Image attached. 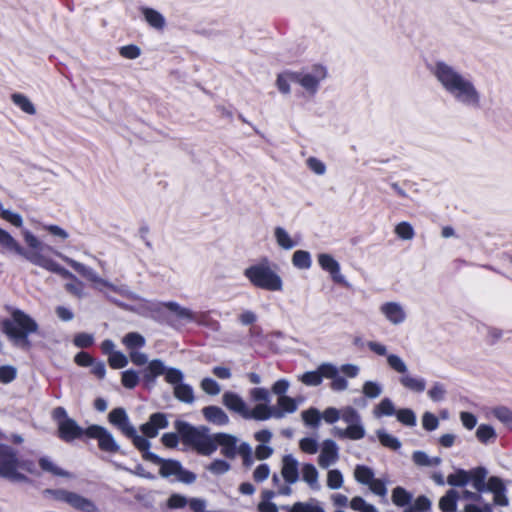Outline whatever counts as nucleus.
Here are the masks:
<instances>
[{
    "mask_svg": "<svg viewBox=\"0 0 512 512\" xmlns=\"http://www.w3.org/2000/svg\"><path fill=\"white\" fill-rule=\"evenodd\" d=\"M21 235L25 244L30 245L38 250L35 257L31 259V264L43 268L49 272L56 273L65 279L75 280L74 275L70 271L62 267L52 258V255H55L66 262L69 266H71L81 276L92 282L94 288L105 293L107 296L110 297L112 293H117L129 299L138 300L139 302L137 304L136 310L140 314H147L148 310L151 309V303L138 298V296L131 292L127 286H117L104 280L92 268L62 254L59 250L56 249V247L44 243L30 230L22 229Z\"/></svg>",
    "mask_w": 512,
    "mask_h": 512,
    "instance_id": "nucleus-1",
    "label": "nucleus"
},
{
    "mask_svg": "<svg viewBox=\"0 0 512 512\" xmlns=\"http://www.w3.org/2000/svg\"><path fill=\"white\" fill-rule=\"evenodd\" d=\"M430 72L442 90L455 103L470 110H478L482 107L483 94L470 75L462 73L443 60L434 62Z\"/></svg>",
    "mask_w": 512,
    "mask_h": 512,
    "instance_id": "nucleus-2",
    "label": "nucleus"
},
{
    "mask_svg": "<svg viewBox=\"0 0 512 512\" xmlns=\"http://www.w3.org/2000/svg\"><path fill=\"white\" fill-rule=\"evenodd\" d=\"M244 276L256 288L270 291L281 292L284 287L282 277L273 269L268 259L247 267Z\"/></svg>",
    "mask_w": 512,
    "mask_h": 512,
    "instance_id": "nucleus-3",
    "label": "nucleus"
},
{
    "mask_svg": "<svg viewBox=\"0 0 512 512\" xmlns=\"http://www.w3.org/2000/svg\"><path fill=\"white\" fill-rule=\"evenodd\" d=\"M323 378L331 379L330 388L336 392L345 391L349 386L348 381L338 375V367L328 362L319 365L317 370L308 371L298 377L307 386H318L322 383Z\"/></svg>",
    "mask_w": 512,
    "mask_h": 512,
    "instance_id": "nucleus-4",
    "label": "nucleus"
},
{
    "mask_svg": "<svg viewBox=\"0 0 512 512\" xmlns=\"http://www.w3.org/2000/svg\"><path fill=\"white\" fill-rule=\"evenodd\" d=\"M175 428L183 440L192 445L200 454L211 455L216 451L217 442L215 434L206 435L199 429L182 421H177Z\"/></svg>",
    "mask_w": 512,
    "mask_h": 512,
    "instance_id": "nucleus-5",
    "label": "nucleus"
},
{
    "mask_svg": "<svg viewBox=\"0 0 512 512\" xmlns=\"http://www.w3.org/2000/svg\"><path fill=\"white\" fill-rule=\"evenodd\" d=\"M175 428L183 440L192 445L200 454L211 455L216 451L217 442L215 434L206 435L199 429L182 421H177Z\"/></svg>",
    "mask_w": 512,
    "mask_h": 512,
    "instance_id": "nucleus-6",
    "label": "nucleus"
},
{
    "mask_svg": "<svg viewBox=\"0 0 512 512\" xmlns=\"http://www.w3.org/2000/svg\"><path fill=\"white\" fill-rule=\"evenodd\" d=\"M175 428L183 440L192 445L200 454L211 455L216 451L217 442L215 434L206 435L199 429L182 421H177Z\"/></svg>",
    "mask_w": 512,
    "mask_h": 512,
    "instance_id": "nucleus-7",
    "label": "nucleus"
},
{
    "mask_svg": "<svg viewBox=\"0 0 512 512\" xmlns=\"http://www.w3.org/2000/svg\"><path fill=\"white\" fill-rule=\"evenodd\" d=\"M175 428L183 440L192 445L200 454L211 455L216 451L217 442L215 434L206 435L199 429L182 421H177Z\"/></svg>",
    "mask_w": 512,
    "mask_h": 512,
    "instance_id": "nucleus-8",
    "label": "nucleus"
},
{
    "mask_svg": "<svg viewBox=\"0 0 512 512\" xmlns=\"http://www.w3.org/2000/svg\"><path fill=\"white\" fill-rule=\"evenodd\" d=\"M22 470L31 472L27 462L18 459L16 452L6 445L0 448V476L15 482H23L27 478Z\"/></svg>",
    "mask_w": 512,
    "mask_h": 512,
    "instance_id": "nucleus-9",
    "label": "nucleus"
},
{
    "mask_svg": "<svg viewBox=\"0 0 512 512\" xmlns=\"http://www.w3.org/2000/svg\"><path fill=\"white\" fill-rule=\"evenodd\" d=\"M388 367L395 373L399 374L398 381L403 388L414 393H422L425 391V379L411 374L407 363L401 356H388Z\"/></svg>",
    "mask_w": 512,
    "mask_h": 512,
    "instance_id": "nucleus-10",
    "label": "nucleus"
},
{
    "mask_svg": "<svg viewBox=\"0 0 512 512\" xmlns=\"http://www.w3.org/2000/svg\"><path fill=\"white\" fill-rule=\"evenodd\" d=\"M3 329L10 339L18 341L24 339L30 333L36 332L38 325L34 319L23 311L14 310L12 319L3 322Z\"/></svg>",
    "mask_w": 512,
    "mask_h": 512,
    "instance_id": "nucleus-11",
    "label": "nucleus"
},
{
    "mask_svg": "<svg viewBox=\"0 0 512 512\" xmlns=\"http://www.w3.org/2000/svg\"><path fill=\"white\" fill-rule=\"evenodd\" d=\"M340 419L346 424V428H334V434L339 438H348L350 440H360L364 438L366 431L362 424L359 412L352 406H345L340 409Z\"/></svg>",
    "mask_w": 512,
    "mask_h": 512,
    "instance_id": "nucleus-12",
    "label": "nucleus"
},
{
    "mask_svg": "<svg viewBox=\"0 0 512 512\" xmlns=\"http://www.w3.org/2000/svg\"><path fill=\"white\" fill-rule=\"evenodd\" d=\"M327 77V69L322 65H313L295 72V83L299 84L309 95H315L322 81Z\"/></svg>",
    "mask_w": 512,
    "mask_h": 512,
    "instance_id": "nucleus-13",
    "label": "nucleus"
},
{
    "mask_svg": "<svg viewBox=\"0 0 512 512\" xmlns=\"http://www.w3.org/2000/svg\"><path fill=\"white\" fill-rule=\"evenodd\" d=\"M145 459L152 461L160 466V475L162 477L174 476L178 481L183 483H193L196 479L194 473L184 470L179 462L174 460H163L153 453H146Z\"/></svg>",
    "mask_w": 512,
    "mask_h": 512,
    "instance_id": "nucleus-14",
    "label": "nucleus"
},
{
    "mask_svg": "<svg viewBox=\"0 0 512 512\" xmlns=\"http://www.w3.org/2000/svg\"><path fill=\"white\" fill-rule=\"evenodd\" d=\"M378 311L381 317L392 326H401L408 319L407 308L400 301H383L379 304Z\"/></svg>",
    "mask_w": 512,
    "mask_h": 512,
    "instance_id": "nucleus-15",
    "label": "nucleus"
},
{
    "mask_svg": "<svg viewBox=\"0 0 512 512\" xmlns=\"http://www.w3.org/2000/svg\"><path fill=\"white\" fill-rule=\"evenodd\" d=\"M354 478L357 482L367 485L372 493L385 497L387 488L381 479L374 477V472L367 466L357 465L354 469Z\"/></svg>",
    "mask_w": 512,
    "mask_h": 512,
    "instance_id": "nucleus-16",
    "label": "nucleus"
},
{
    "mask_svg": "<svg viewBox=\"0 0 512 512\" xmlns=\"http://www.w3.org/2000/svg\"><path fill=\"white\" fill-rule=\"evenodd\" d=\"M85 435L98 441V446L102 451L108 453H117L120 446L114 436L106 428L99 425H91L85 430Z\"/></svg>",
    "mask_w": 512,
    "mask_h": 512,
    "instance_id": "nucleus-17",
    "label": "nucleus"
},
{
    "mask_svg": "<svg viewBox=\"0 0 512 512\" xmlns=\"http://www.w3.org/2000/svg\"><path fill=\"white\" fill-rule=\"evenodd\" d=\"M24 248L20 243L6 230L0 228V247L4 250L19 255L31 263V259L35 257L37 249L30 245Z\"/></svg>",
    "mask_w": 512,
    "mask_h": 512,
    "instance_id": "nucleus-18",
    "label": "nucleus"
},
{
    "mask_svg": "<svg viewBox=\"0 0 512 512\" xmlns=\"http://www.w3.org/2000/svg\"><path fill=\"white\" fill-rule=\"evenodd\" d=\"M56 498L81 512H98V508L92 500L75 492L58 490Z\"/></svg>",
    "mask_w": 512,
    "mask_h": 512,
    "instance_id": "nucleus-19",
    "label": "nucleus"
},
{
    "mask_svg": "<svg viewBox=\"0 0 512 512\" xmlns=\"http://www.w3.org/2000/svg\"><path fill=\"white\" fill-rule=\"evenodd\" d=\"M217 447H221V454L226 458L234 459L240 453L241 443L234 435L227 433H216Z\"/></svg>",
    "mask_w": 512,
    "mask_h": 512,
    "instance_id": "nucleus-20",
    "label": "nucleus"
},
{
    "mask_svg": "<svg viewBox=\"0 0 512 512\" xmlns=\"http://www.w3.org/2000/svg\"><path fill=\"white\" fill-rule=\"evenodd\" d=\"M317 262L322 270L330 274L335 283H344L345 277L341 273L339 262L329 253H320L317 255Z\"/></svg>",
    "mask_w": 512,
    "mask_h": 512,
    "instance_id": "nucleus-21",
    "label": "nucleus"
},
{
    "mask_svg": "<svg viewBox=\"0 0 512 512\" xmlns=\"http://www.w3.org/2000/svg\"><path fill=\"white\" fill-rule=\"evenodd\" d=\"M339 458V449L333 440L323 441L320 454L318 456V465L321 468H328L335 464Z\"/></svg>",
    "mask_w": 512,
    "mask_h": 512,
    "instance_id": "nucleus-22",
    "label": "nucleus"
},
{
    "mask_svg": "<svg viewBox=\"0 0 512 512\" xmlns=\"http://www.w3.org/2000/svg\"><path fill=\"white\" fill-rule=\"evenodd\" d=\"M299 467V461L292 454L284 455L281 459V477L295 484L299 480Z\"/></svg>",
    "mask_w": 512,
    "mask_h": 512,
    "instance_id": "nucleus-23",
    "label": "nucleus"
},
{
    "mask_svg": "<svg viewBox=\"0 0 512 512\" xmlns=\"http://www.w3.org/2000/svg\"><path fill=\"white\" fill-rule=\"evenodd\" d=\"M59 436L66 442L72 441L85 434L83 430L73 419H62L58 426Z\"/></svg>",
    "mask_w": 512,
    "mask_h": 512,
    "instance_id": "nucleus-24",
    "label": "nucleus"
},
{
    "mask_svg": "<svg viewBox=\"0 0 512 512\" xmlns=\"http://www.w3.org/2000/svg\"><path fill=\"white\" fill-rule=\"evenodd\" d=\"M167 425L166 416L162 413H155L150 416L147 423L141 426V431L145 436L153 438L158 434L159 429H164Z\"/></svg>",
    "mask_w": 512,
    "mask_h": 512,
    "instance_id": "nucleus-25",
    "label": "nucleus"
},
{
    "mask_svg": "<svg viewBox=\"0 0 512 512\" xmlns=\"http://www.w3.org/2000/svg\"><path fill=\"white\" fill-rule=\"evenodd\" d=\"M109 421L111 424L117 426L123 434H134V427L129 422L128 416L122 408L113 409L109 413Z\"/></svg>",
    "mask_w": 512,
    "mask_h": 512,
    "instance_id": "nucleus-26",
    "label": "nucleus"
},
{
    "mask_svg": "<svg viewBox=\"0 0 512 512\" xmlns=\"http://www.w3.org/2000/svg\"><path fill=\"white\" fill-rule=\"evenodd\" d=\"M273 237L277 246L282 250H292L298 245V241L295 240L290 233L281 226H276L273 229Z\"/></svg>",
    "mask_w": 512,
    "mask_h": 512,
    "instance_id": "nucleus-27",
    "label": "nucleus"
},
{
    "mask_svg": "<svg viewBox=\"0 0 512 512\" xmlns=\"http://www.w3.org/2000/svg\"><path fill=\"white\" fill-rule=\"evenodd\" d=\"M223 404L231 411L238 413L243 418L247 413V405L245 401L236 393L233 392H225L223 394Z\"/></svg>",
    "mask_w": 512,
    "mask_h": 512,
    "instance_id": "nucleus-28",
    "label": "nucleus"
},
{
    "mask_svg": "<svg viewBox=\"0 0 512 512\" xmlns=\"http://www.w3.org/2000/svg\"><path fill=\"white\" fill-rule=\"evenodd\" d=\"M275 417L274 408L270 407L268 403H259L253 409L247 408L245 419H254L258 421L267 420Z\"/></svg>",
    "mask_w": 512,
    "mask_h": 512,
    "instance_id": "nucleus-29",
    "label": "nucleus"
},
{
    "mask_svg": "<svg viewBox=\"0 0 512 512\" xmlns=\"http://www.w3.org/2000/svg\"><path fill=\"white\" fill-rule=\"evenodd\" d=\"M202 412L206 420L215 425L223 426L229 423L227 414L220 407L208 406L203 408Z\"/></svg>",
    "mask_w": 512,
    "mask_h": 512,
    "instance_id": "nucleus-30",
    "label": "nucleus"
},
{
    "mask_svg": "<svg viewBox=\"0 0 512 512\" xmlns=\"http://www.w3.org/2000/svg\"><path fill=\"white\" fill-rule=\"evenodd\" d=\"M141 13L145 19V21L156 30H162L166 25L165 17L152 8L143 7L141 8Z\"/></svg>",
    "mask_w": 512,
    "mask_h": 512,
    "instance_id": "nucleus-31",
    "label": "nucleus"
},
{
    "mask_svg": "<svg viewBox=\"0 0 512 512\" xmlns=\"http://www.w3.org/2000/svg\"><path fill=\"white\" fill-rule=\"evenodd\" d=\"M302 480L313 490H318L319 473L313 464L305 463L301 466Z\"/></svg>",
    "mask_w": 512,
    "mask_h": 512,
    "instance_id": "nucleus-32",
    "label": "nucleus"
},
{
    "mask_svg": "<svg viewBox=\"0 0 512 512\" xmlns=\"http://www.w3.org/2000/svg\"><path fill=\"white\" fill-rule=\"evenodd\" d=\"M169 311L173 312L178 318L187 322H198L199 315L188 308L180 306L176 302H167L163 304Z\"/></svg>",
    "mask_w": 512,
    "mask_h": 512,
    "instance_id": "nucleus-33",
    "label": "nucleus"
},
{
    "mask_svg": "<svg viewBox=\"0 0 512 512\" xmlns=\"http://www.w3.org/2000/svg\"><path fill=\"white\" fill-rule=\"evenodd\" d=\"M291 262L299 270H309L312 267L311 254L306 250H296L292 255Z\"/></svg>",
    "mask_w": 512,
    "mask_h": 512,
    "instance_id": "nucleus-34",
    "label": "nucleus"
},
{
    "mask_svg": "<svg viewBox=\"0 0 512 512\" xmlns=\"http://www.w3.org/2000/svg\"><path fill=\"white\" fill-rule=\"evenodd\" d=\"M11 100L22 112L28 115H35L36 108L32 101L24 94L14 93L11 95Z\"/></svg>",
    "mask_w": 512,
    "mask_h": 512,
    "instance_id": "nucleus-35",
    "label": "nucleus"
},
{
    "mask_svg": "<svg viewBox=\"0 0 512 512\" xmlns=\"http://www.w3.org/2000/svg\"><path fill=\"white\" fill-rule=\"evenodd\" d=\"M469 474H470L469 482L470 481L472 482L473 488L478 492L483 491L485 489L486 483H487V482H485L486 476H487L486 469L483 467H477V468L470 470Z\"/></svg>",
    "mask_w": 512,
    "mask_h": 512,
    "instance_id": "nucleus-36",
    "label": "nucleus"
},
{
    "mask_svg": "<svg viewBox=\"0 0 512 512\" xmlns=\"http://www.w3.org/2000/svg\"><path fill=\"white\" fill-rule=\"evenodd\" d=\"M39 465L44 471H46L54 476H60V477H65V478L72 477L71 473H69L68 471L59 467L53 460H51L48 457L41 458L39 460Z\"/></svg>",
    "mask_w": 512,
    "mask_h": 512,
    "instance_id": "nucleus-37",
    "label": "nucleus"
},
{
    "mask_svg": "<svg viewBox=\"0 0 512 512\" xmlns=\"http://www.w3.org/2000/svg\"><path fill=\"white\" fill-rule=\"evenodd\" d=\"M278 410L274 409L275 417H282L285 413H293L297 410L296 401L288 396H280L277 400Z\"/></svg>",
    "mask_w": 512,
    "mask_h": 512,
    "instance_id": "nucleus-38",
    "label": "nucleus"
},
{
    "mask_svg": "<svg viewBox=\"0 0 512 512\" xmlns=\"http://www.w3.org/2000/svg\"><path fill=\"white\" fill-rule=\"evenodd\" d=\"M396 408L394 403L389 398H383L374 408L373 415L375 418H381L384 416H392L396 414Z\"/></svg>",
    "mask_w": 512,
    "mask_h": 512,
    "instance_id": "nucleus-39",
    "label": "nucleus"
},
{
    "mask_svg": "<svg viewBox=\"0 0 512 512\" xmlns=\"http://www.w3.org/2000/svg\"><path fill=\"white\" fill-rule=\"evenodd\" d=\"M457 490H449L439 501V507L443 512H452L456 509V502L459 499Z\"/></svg>",
    "mask_w": 512,
    "mask_h": 512,
    "instance_id": "nucleus-40",
    "label": "nucleus"
},
{
    "mask_svg": "<svg viewBox=\"0 0 512 512\" xmlns=\"http://www.w3.org/2000/svg\"><path fill=\"white\" fill-rule=\"evenodd\" d=\"M475 434L478 441L483 444L492 443L497 437L495 429L488 424L479 425Z\"/></svg>",
    "mask_w": 512,
    "mask_h": 512,
    "instance_id": "nucleus-41",
    "label": "nucleus"
},
{
    "mask_svg": "<svg viewBox=\"0 0 512 512\" xmlns=\"http://www.w3.org/2000/svg\"><path fill=\"white\" fill-rule=\"evenodd\" d=\"M295 72H284L277 76L276 86L280 93L287 95L291 92V83H295Z\"/></svg>",
    "mask_w": 512,
    "mask_h": 512,
    "instance_id": "nucleus-42",
    "label": "nucleus"
},
{
    "mask_svg": "<svg viewBox=\"0 0 512 512\" xmlns=\"http://www.w3.org/2000/svg\"><path fill=\"white\" fill-rule=\"evenodd\" d=\"M122 343L131 352L145 345V338L136 332H130L122 338Z\"/></svg>",
    "mask_w": 512,
    "mask_h": 512,
    "instance_id": "nucleus-43",
    "label": "nucleus"
},
{
    "mask_svg": "<svg viewBox=\"0 0 512 512\" xmlns=\"http://www.w3.org/2000/svg\"><path fill=\"white\" fill-rule=\"evenodd\" d=\"M362 393L369 399L378 398L383 393V385L373 380L365 381L362 385Z\"/></svg>",
    "mask_w": 512,
    "mask_h": 512,
    "instance_id": "nucleus-44",
    "label": "nucleus"
},
{
    "mask_svg": "<svg viewBox=\"0 0 512 512\" xmlns=\"http://www.w3.org/2000/svg\"><path fill=\"white\" fill-rule=\"evenodd\" d=\"M376 435L378 437L379 442L392 450H397L401 447V442L395 436L389 434L384 429H379L376 431Z\"/></svg>",
    "mask_w": 512,
    "mask_h": 512,
    "instance_id": "nucleus-45",
    "label": "nucleus"
},
{
    "mask_svg": "<svg viewBox=\"0 0 512 512\" xmlns=\"http://www.w3.org/2000/svg\"><path fill=\"white\" fill-rule=\"evenodd\" d=\"M41 229L55 238V244L62 243L69 237V233L62 227L54 224H43Z\"/></svg>",
    "mask_w": 512,
    "mask_h": 512,
    "instance_id": "nucleus-46",
    "label": "nucleus"
},
{
    "mask_svg": "<svg viewBox=\"0 0 512 512\" xmlns=\"http://www.w3.org/2000/svg\"><path fill=\"white\" fill-rule=\"evenodd\" d=\"M469 471L458 469L454 473L448 475L447 483L455 487H463L469 482Z\"/></svg>",
    "mask_w": 512,
    "mask_h": 512,
    "instance_id": "nucleus-47",
    "label": "nucleus"
},
{
    "mask_svg": "<svg viewBox=\"0 0 512 512\" xmlns=\"http://www.w3.org/2000/svg\"><path fill=\"white\" fill-rule=\"evenodd\" d=\"M344 477L340 470L330 469L327 472L326 484L332 490L340 489L343 486Z\"/></svg>",
    "mask_w": 512,
    "mask_h": 512,
    "instance_id": "nucleus-48",
    "label": "nucleus"
},
{
    "mask_svg": "<svg viewBox=\"0 0 512 512\" xmlns=\"http://www.w3.org/2000/svg\"><path fill=\"white\" fill-rule=\"evenodd\" d=\"M288 512H324L323 508L315 501L297 502L288 508Z\"/></svg>",
    "mask_w": 512,
    "mask_h": 512,
    "instance_id": "nucleus-49",
    "label": "nucleus"
},
{
    "mask_svg": "<svg viewBox=\"0 0 512 512\" xmlns=\"http://www.w3.org/2000/svg\"><path fill=\"white\" fill-rule=\"evenodd\" d=\"M395 234L402 240H412L415 236L413 226L406 221L398 223L394 228Z\"/></svg>",
    "mask_w": 512,
    "mask_h": 512,
    "instance_id": "nucleus-50",
    "label": "nucleus"
},
{
    "mask_svg": "<svg viewBox=\"0 0 512 512\" xmlns=\"http://www.w3.org/2000/svg\"><path fill=\"white\" fill-rule=\"evenodd\" d=\"M413 461L420 466H437L441 463V459L439 457H429L425 452L416 451L413 454Z\"/></svg>",
    "mask_w": 512,
    "mask_h": 512,
    "instance_id": "nucleus-51",
    "label": "nucleus"
},
{
    "mask_svg": "<svg viewBox=\"0 0 512 512\" xmlns=\"http://www.w3.org/2000/svg\"><path fill=\"white\" fill-rule=\"evenodd\" d=\"M397 420L403 425L414 427L416 425V415L409 408H402L396 411Z\"/></svg>",
    "mask_w": 512,
    "mask_h": 512,
    "instance_id": "nucleus-52",
    "label": "nucleus"
},
{
    "mask_svg": "<svg viewBox=\"0 0 512 512\" xmlns=\"http://www.w3.org/2000/svg\"><path fill=\"white\" fill-rule=\"evenodd\" d=\"M272 484L277 490L278 495L289 496L292 494V484L285 481L281 476L274 474L272 476Z\"/></svg>",
    "mask_w": 512,
    "mask_h": 512,
    "instance_id": "nucleus-53",
    "label": "nucleus"
},
{
    "mask_svg": "<svg viewBox=\"0 0 512 512\" xmlns=\"http://www.w3.org/2000/svg\"><path fill=\"white\" fill-rule=\"evenodd\" d=\"M306 166L317 176H323L327 171L326 164L314 156H310L306 159Z\"/></svg>",
    "mask_w": 512,
    "mask_h": 512,
    "instance_id": "nucleus-54",
    "label": "nucleus"
},
{
    "mask_svg": "<svg viewBox=\"0 0 512 512\" xmlns=\"http://www.w3.org/2000/svg\"><path fill=\"white\" fill-rule=\"evenodd\" d=\"M174 394L177 399L191 403L194 399L193 389L186 384H178L174 387Z\"/></svg>",
    "mask_w": 512,
    "mask_h": 512,
    "instance_id": "nucleus-55",
    "label": "nucleus"
},
{
    "mask_svg": "<svg viewBox=\"0 0 512 512\" xmlns=\"http://www.w3.org/2000/svg\"><path fill=\"white\" fill-rule=\"evenodd\" d=\"M230 469L231 465L222 459H215L207 466V470L216 476L224 475Z\"/></svg>",
    "mask_w": 512,
    "mask_h": 512,
    "instance_id": "nucleus-56",
    "label": "nucleus"
},
{
    "mask_svg": "<svg viewBox=\"0 0 512 512\" xmlns=\"http://www.w3.org/2000/svg\"><path fill=\"white\" fill-rule=\"evenodd\" d=\"M165 372L166 369L164 363L161 360H153L149 362L145 370V377L153 379L159 375L165 374Z\"/></svg>",
    "mask_w": 512,
    "mask_h": 512,
    "instance_id": "nucleus-57",
    "label": "nucleus"
},
{
    "mask_svg": "<svg viewBox=\"0 0 512 512\" xmlns=\"http://www.w3.org/2000/svg\"><path fill=\"white\" fill-rule=\"evenodd\" d=\"M350 507L354 511L358 512H378L375 506L369 504L360 496H356L351 499Z\"/></svg>",
    "mask_w": 512,
    "mask_h": 512,
    "instance_id": "nucleus-58",
    "label": "nucleus"
},
{
    "mask_svg": "<svg viewBox=\"0 0 512 512\" xmlns=\"http://www.w3.org/2000/svg\"><path fill=\"white\" fill-rule=\"evenodd\" d=\"M302 419L306 425L318 427L321 420V413L316 408H309L302 412Z\"/></svg>",
    "mask_w": 512,
    "mask_h": 512,
    "instance_id": "nucleus-59",
    "label": "nucleus"
},
{
    "mask_svg": "<svg viewBox=\"0 0 512 512\" xmlns=\"http://www.w3.org/2000/svg\"><path fill=\"white\" fill-rule=\"evenodd\" d=\"M493 415L504 425L512 429V411L506 407H497L493 410Z\"/></svg>",
    "mask_w": 512,
    "mask_h": 512,
    "instance_id": "nucleus-60",
    "label": "nucleus"
},
{
    "mask_svg": "<svg viewBox=\"0 0 512 512\" xmlns=\"http://www.w3.org/2000/svg\"><path fill=\"white\" fill-rule=\"evenodd\" d=\"M367 348L369 351L377 356L386 357V363L388 364V356L395 355L394 353H388V348L385 344L378 341H368Z\"/></svg>",
    "mask_w": 512,
    "mask_h": 512,
    "instance_id": "nucleus-61",
    "label": "nucleus"
},
{
    "mask_svg": "<svg viewBox=\"0 0 512 512\" xmlns=\"http://www.w3.org/2000/svg\"><path fill=\"white\" fill-rule=\"evenodd\" d=\"M108 362L113 369H121L128 364V358L122 352L115 351L108 357Z\"/></svg>",
    "mask_w": 512,
    "mask_h": 512,
    "instance_id": "nucleus-62",
    "label": "nucleus"
},
{
    "mask_svg": "<svg viewBox=\"0 0 512 512\" xmlns=\"http://www.w3.org/2000/svg\"><path fill=\"white\" fill-rule=\"evenodd\" d=\"M410 495L402 487H396L392 492V501L395 505L404 506L410 500Z\"/></svg>",
    "mask_w": 512,
    "mask_h": 512,
    "instance_id": "nucleus-63",
    "label": "nucleus"
},
{
    "mask_svg": "<svg viewBox=\"0 0 512 512\" xmlns=\"http://www.w3.org/2000/svg\"><path fill=\"white\" fill-rule=\"evenodd\" d=\"M270 473H271V471H270L269 465L266 463H263V464H259L254 469L252 477L255 482L261 483L269 478Z\"/></svg>",
    "mask_w": 512,
    "mask_h": 512,
    "instance_id": "nucleus-64",
    "label": "nucleus"
}]
</instances>
